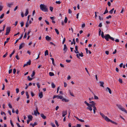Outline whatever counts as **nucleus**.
<instances>
[{
  "label": "nucleus",
  "mask_w": 127,
  "mask_h": 127,
  "mask_svg": "<svg viewBox=\"0 0 127 127\" xmlns=\"http://www.w3.org/2000/svg\"><path fill=\"white\" fill-rule=\"evenodd\" d=\"M27 78L29 81H31L32 80V78H30L29 76L27 77Z\"/></svg>",
  "instance_id": "58836bf2"
},
{
  "label": "nucleus",
  "mask_w": 127,
  "mask_h": 127,
  "mask_svg": "<svg viewBox=\"0 0 127 127\" xmlns=\"http://www.w3.org/2000/svg\"><path fill=\"white\" fill-rule=\"evenodd\" d=\"M101 36L102 37V38H103L104 37V33L103 32H101Z\"/></svg>",
  "instance_id": "a18cd8bd"
},
{
  "label": "nucleus",
  "mask_w": 127,
  "mask_h": 127,
  "mask_svg": "<svg viewBox=\"0 0 127 127\" xmlns=\"http://www.w3.org/2000/svg\"><path fill=\"white\" fill-rule=\"evenodd\" d=\"M65 37H64L63 39V43H62V44H64V42H65Z\"/></svg>",
  "instance_id": "4d7b16f0"
},
{
  "label": "nucleus",
  "mask_w": 127,
  "mask_h": 127,
  "mask_svg": "<svg viewBox=\"0 0 127 127\" xmlns=\"http://www.w3.org/2000/svg\"><path fill=\"white\" fill-rule=\"evenodd\" d=\"M111 18V16L110 15H109V16H107L106 17V18L107 19H109V18Z\"/></svg>",
  "instance_id": "5fc2aeb1"
},
{
  "label": "nucleus",
  "mask_w": 127,
  "mask_h": 127,
  "mask_svg": "<svg viewBox=\"0 0 127 127\" xmlns=\"http://www.w3.org/2000/svg\"><path fill=\"white\" fill-rule=\"evenodd\" d=\"M24 43H21L19 47V50H20L22 49L24 46Z\"/></svg>",
  "instance_id": "9b49d317"
},
{
  "label": "nucleus",
  "mask_w": 127,
  "mask_h": 127,
  "mask_svg": "<svg viewBox=\"0 0 127 127\" xmlns=\"http://www.w3.org/2000/svg\"><path fill=\"white\" fill-rule=\"evenodd\" d=\"M93 108V111H94V114H95V113L96 111H95L97 110L96 108V107Z\"/></svg>",
  "instance_id": "2f4dec72"
},
{
  "label": "nucleus",
  "mask_w": 127,
  "mask_h": 127,
  "mask_svg": "<svg viewBox=\"0 0 127 127\" xmlns=\"http://www.w3.org/2000/svg\"><path fill=\"white\" fill-rule=\"evenodd\" d=\"M29 13L28 9H26V12L25 14V16H26Z\"/></svg>",
  "instance_id": "aec40b11"
},
{
  "label": "nucleus",
  "mask_w": 127,
  "mask_h": 127,
  "mask_svg": "<svg viewBox=\"0 0 127 127\" xmlns=\"http://www.w3.org/2000/svg\"><path fill=\"white\" fill-rule=\"evenodd\" d=\"M7 54H8V53L7 52H6V53L3 56V58L5 57L7 55Z\"/></svg>",
  "instance_id": "c03bdc74"
},
{
  "label": "nucleus",
  "mask_w": 127,
  "mask_h": 127,
  "mask_svg": "<svg viewBox=\"0 0 127 127\" xmlns=\"http://www.w3.org/2000/svg\"><path fill=\"white\" fill-rule=\"evenodd\" d=\"M10 123L11 125L13 127H14V125L13 124L12 121L11 120H10Z\"/></svg>",
  "instance_id": "8fccbe9b"
},
{
  "label": "nucleus",
  "mask_w": 127,
  "mask_h": 127,
  "mask_svg": "<svg viewBox=\"0 0 127 127\" xmlns=\"http://www.w3.org/2000/svg\"><path fill=\"white\" fill-rule=\"evenodd\" d=\"M67 19L66 17H65L64 20V22L65 23H66L67 22Z\"/></svg>",
  "instance_id": "e433bc0d"
},
{
  "label": "nucleus",
  "mask_w": 127,
  "mask_h": 127,
  "mask_svg": "<svg viewBox=\"0 0 127 127\" xmlns=\"http://www.w3.org/2000/svg\"><path fill=\"white\" fill-rule=\"evenodd\" d=\"M119 82L121 83H123L122 80L121 79L119 78Z\"/></svg>",
  "instance_id": "79ce46f5"
},
{
  "label": "nucleus",
  "mask_w": 127,
  "mask_h": 127,
  "mask_svg": "<svg viewBox=\"0 0 127 127\" xmlns=\"http://www.w3.org/2000/svg\"><path fill=\"white\" fill-rule=\"evenodd\" d=\"M53 7L50 6V9L51 11L52 12L53 9Z\"/></svg>",
  "instance_id": "de8ad7c7"
},
{
  "label": "nucleus",
  "mask_w": 127,
  "mask_h": 127,
  "mask_svg": "<svg viewBox=\"0 0 127 127\" xmlns=\"http://www.w3.org/2000/svg\"><path fill=\"white\" fill-rule=\"evenodd\" d=\"M116 105L119 109L123 111L126 114H127V110L125 108L123 107L120 104H117Z\"/></svg>",
  "instance_id": "f03ea898"
},
{
  "label": "nucleus",
  "mask_w": 127,
  "mask_h": 127,
  "mask_svg": "<svg viewBox=\"0 0 127 127\" xmlns=\"http://www.w3.org/2000/svg\"><path fill=\"white\" fill-rule=\"evenodd\" d=\"M16 92L17 93H18L19 91V90L18 88H16Z\"/></svg>",
  "instance_id": "6e6d98bb"
},
{
  "label": "nucleus",
  "mask_w": 127,
  "mask_h": 127,
  "mask_svg": "<svg viewBox=\"0 0 127 127\" xmlns=\"http://www.w3.org/2000/svg\"><path fill=\"white\" fill-rule=\"evenodd\" d=\"M10 39V38H7L6 39V41H5L4 42V46H5V44L8 42V41Z\"/></svg>",
  "instance_id": "6ab92c4d"
},
{
  "label": "nucleus",
  "mask_w": 127,
  "mask_h": 127,
  "mask_svg": "<svg viewBox=\"0 0 127 127\" xmlns=\"http://www.w3.org/2000/svg\"><path fill=\"white\" fill-rule=\"evenodd\" d=\"M64 48L63 49V50L64 51V53H65L66 52L67 50V48L66 45L65 44H64Z\"/></svg>",
  "instance_id": "1a4fd4ad"
},
{
  "label": "nucleus",
  "mask_w": 127,
  "mask_h": 127,
  "mask_svg": "<svg viewBox=\"0 0 127 127\" xmlns=\"http://www.w3.org/2000/svg\"><path fill=\"white\" fill-rule=\"evenodd\" d=\"M99 83H100V86L101 87H104V86L103 85L104 83L103 82H101V81H100L99 82Z\"/></svg>",
  "instance_id": "4be33fe9"
},
{
  "label": "nucleus",
  "mask_w": 127,
  "mask_h": 127,
  "mask_svg": "<svg viewBox=\"0 0 127 127\" xmlns=\"http://www.w3.org/2000/svg\"><path fill=\"white\" fill-rule=\"evenodd\" d=\"M51 124L52 127H56V126L53 123H51Z\"/></svg>",
  "instance_id": "09e8293b"
},
{
  "label": "nucleus",
  "mask_w": 127,
  "mask_h": 127,
  "mask_svg": "<svg viewBox=\"0 0 127 127\" xmlns=\"http://www.w3.org/2000/svg\"><path fill=\"white\" fill-rule=\"evenodd\" d=\"M94 99H98V97L97 96H96L95 95L94 96Z\"/></svg>",
  "instance_id": "3c124183"
},
{
  "label": "nucleus",
  "mask_w": 127,
  "mask_h": 127,
  "mask_svg": "<svg viewBox=\"0 0 127 127\" xmlns=\"http://www.w3.org/2000/svg\"><path fill=\"white\" fill-rule=\"evenodd\" d=\"M75 50L74 51V52L76 53H78L79 52L78 51V46H75Z\"/></svg>",
  "instance_id": "2eb2a0df"
},
{
  "label": "nucleus",
  "mask_w": 127,
  "mask_h": 127,
  "mask_svg": "<svg viewBox=\"0 0 127 127\" xmlns=\"http://www.w3.org/2000/svg\"><path fill=\"white\" fill-rule=\"evenodd\" d=\"M76 56L77 58H80L79 56H80L81 57L83 56V54L81 52V53H79L78 54H76Z\"/></svg>",
  "instance_id": "39448f33"
},
{
  "label": "nucleus",
  "mask_w": 127,
  "mask_h": 127,
  "mask_svg": "<svg viewBox=\"0 0 127 127\" xmlns=\"http://www.w3.org/2000/svg\"><path fill=\"white\" fill-rule=\"evenodd\" d=\"M26 95L27 96V98H29V95L28 94V92H26Z\"/></svg>",
  "instance_id": "c756f323"
},
{
  "label": "nucleus",
  "mask_w": 127,
  "mask_h": 127,
  "mask_svg": "<svg viewBox=\"0 0 127 127\" xmlns=\"http://www.w3.org/2000/svg\"><path fill=\"white\" fill-rule=\"evenodd\" d=\"M69 93H70V95L71 96H74V95H73V94L70 91H69Z\"/></svg>",
  "instance_id": "603ef678"
},
{
  "label": "nucleus",
  "mask_w": 127,
  "mask_h": 127,
  "mask_svg": "<svg viewBox=\"0 0 127 127\" xmlns=\"http://www.w3.org/2000/svg\"><path fill=\"white\" fill-rule=\"evenodd\" d=\"M15 52V51L14 50H13L12 52L10 54V55L9 57H11L14 54Z\"/></svg>",
  "instance_id": "c85d7f7f"
},
{
  "label": "nucleus",
  "mask_w": 127,
  "mask_h": 127,
  "mask_svg": "<svg viewBox=\"0 0 127 127\" xmlns=\"http://www.w3.org/2000/svg\"><path fill=\"white\" fill-rule=\"evenodd\" d=\"M28 118L29 120H30L31 121H32V116L31 115H29L28 116Z\"/></svg>",
  "instance_id": "412c9836"
},
{
  "label": "nucleus",
  "mask_w": 127,
  "mask_h": 127,
  "mask_svg": "<svg viewBox=\"0 0 127 127\" xmlns=\"http://www.w3.org/2000/svg\"><path fill=\"white\" fill-rule=\"evenodd\" d=\"M31 61L30 60H29V61L27 63V64L28 65H30L31 64Z\"/></svg>",
  "instance_id": "cd10ccee"
},
{
  "label": "nucleus",
  "mask_w": 127,
  "mask_h": 127,
  "mask_svg": "<svg viewBox=\"0 0 127 127\" xmlns=\"http://www.w3.org/2000/svg\"><path fill=\"white\" fill-rule=\"evenodd\" d=\"M114 8H113L111 10L109 11V13L111 14H112V13L113 12V11L114 10Z\"/></svg>",
  "instance_id": "f704fd0d"
},
{
  "label": "nucleus",
  "mask_w": 127,
  "mask_h": 127,
  "mask_svg": "<svg viewBox=\"0 0 127 127\" xmlns=\"http://www.w3.org/2000/svg\"><path fill=\"white\" fill-rule=\"evenodd\" d=\"M47 41H49L51 40V38L48 36H46L45 37Z\"/></svg>",
  "instance_id": "ddd939ff"
},
{
  "label": "nucleus",
  "mask_w": 127,
  "mask_h": 127,
  "mask_svg": "<svg viewBox=\"0 0 127 127\" xmlns=\"http://www.w3.org/2000/svg\"><path fill=\"white\" fill-rule=\"evenodd\" d=\"M84 103L86 104L87 106H88V107H92V104H89L88 102H87L86 101H85Z\"/></svg>",
  "instance_id": "423d86ee"
},
{
  "label": "nucleus",
  "mask_w": 127,
  "mask_h": 127,
  "mask_svg": "<svg viewBox=\"0 0 127 127\" xmlns=\"http://www.w3.org/2000/svg\"><path fill=\"white\" fill-rule=\"evenodd\" d=\"M52 87L53 88H54L55 87V86L54 84L53 83H52L51 84Z\"/></svg>",
  "instance_id": "473e14b6"
},
{
  "label": "nucleus",
  "mask_w": 127,
  "mask_h": 127,
  "mask_svg": "<svg viewBox=\"0 0 127 127\" xmlns=\"http://www.w3.org/2000/svg\"><path fill=\"white\" fill-rule=\"evenodd\" d=\"M41 116L44 119H45L46 118V117L43 114H41Z\"/></svg>",
  "instance_id": "5701e85b"
},
{
  "label": "nucleus",
  "mask_w": 127,
  "mask_h": 127,
  "mask_svg": "<svg viewBox=\"0 0 127 127\" xmlns=\"http://www.w3.org/2000/svg\"><path fill=\"white\" fill-rule=\"evenodd\" d=\"M35 72L34 71H33L32 74L31 75V76L32 77H33L35 74Z\"/></svg>",
  "instance_id": "c9c22d12"
},
{
  "label": "nucleus",
  "mask_w": 127,
  "mask_h": 127,
  "mask_svg": "<svg viewBox=\"0 0 127 127\" xmlns=\"http://www.w3.org/2000/svg\"><path fill=\"white\" fill-rule=\"evenodd\" d=\"M8 106L10 108H12V106L11 105L10 103H9Z\"/></svg>",
  "instance_id": "49530a36"
},
{
  "label": "nucleus",
  "mask_w": 127,
  "mask_h": 127,
  "mask_svg": "<svg viewBox=\"0 0 127 127\" xmlns=\"http://www.w3.org/2000/svg\"><path fill=\"white\" fill-rule=\"evenodd\" d=\"M20 24L21 25V27H23L24 25V22H21L20 23Z\"/></svg>",
  "instance_id": "e2e57ef3"
},
{
  "label": "nucleus",
  "mask_w": 127,
  "mask_h": 127,
  "mask_svg": "<svg viewBox=\"0 0 127 127\" xmlns=\"http://www.w3.org/2000/svg\"><path fill=\"white\" fill-rule=\"evenodd\" d=\"M29 26V24L28 23V22L26 23V27H28Z\"/></svg>",
  "instance_id": "680f3d73"
},
{
  "label": "nucleus",
  "mask_w": 127,
  "mask_h": 127,
  "mask_svg": "<svg viewBox=\"0 0 127 127\" xmlns=\"http://www.w3.org/2000/svg\"><path fill=\"white\" fill-rule=\"evenodd\" d=\"M62 101H63L64 102H67L69 101V100H68L64 98H62Z\"/></svg>",
  "instance_id": "f3484780"
},
{
  "label": "nucleus",
  "mask_w": 127,
  "mask_h": 127,
  "mask_svg": "<svg viewBox=\"0 0 127 127\" xmlns=\"http://www.w3.org/2000/svg\"><path fill=\"white\" fill-rule=\"evenodd\" d=\"M111 123H112L113 124H114L115 125H118V124L117 123L115 122H114L113 121H112L111 122Z\"/></svg>",
  "instance_id": "ea45409f"
},
{
  "label": "nucleus",
  "mask_w": 127,
  "mask_h": 127,
  "mask_svg": "<svg viewBox=\"0 0 127 127\" xmlns=\"http://www.w3.org/2000/svg\"><path fill=\"white\" fill-rule=\"evenodd\" d=\"M40 9L43 11L47 12L48 11L46 6L44 4H41L40 5Z\"/></svg>",
  "instance_id": "f257e3e1"
},
{
  "label": "nucleus",
  "mask_w": 127,
  "mask_h": 127,
  "mask_svg": "<svg viewBox=\"0 0 127 127\" xmlns=\"http://www.w3.org/2000/svg\"><path fill=\"white\" fill-rule=\"evenodd\" d=\"M49 74L50 76H52L54 75V73L52 72H49Z\"/></svg>",
  "instance_id": "393cba45"
},
{
  "label": "nucleus",
  "mask_w": 127,
  "mask_h": 127,
  "mask_svg": "<svg viewBox=\"0 0 127 127\" xmlns=\"http://www.w3.org/2000/svg\"><path fill=\"white\" fill-rule=\"evenodd\" d=\"M14 2H12L11 3H8L7 6L9 7H11V6L13 5Z\"/></svg>",
  "instance_id": "6e6552de"
},
{
  "label": "nucleus",
  "mask_w": 127,
  "mask_h": 127,
  "mask_svg": "<svg viewBox=\"0 0 127 127\" xmlns=\"http://www.w3.org/2000/svg\"><path fill=\"white\" fill-rule=\"evenodd\" d=\"M104 38L107 41H109V39H110L112 41L114 40V38L113 37H111L109 34H106L104 36Z\"/></svg>",
  "instance_id": "7ed1b4c3"
},
{
  "label": "nucleus",
  "mask_w": 127,
  "mask_h": 127,
  "mask_svg": "<svg viewBox=\"0 0 127 127\" xmlns=\"http://www.w3.org/2000/svg\"><path fill=\"white\" fill-rule=\"evenodd\" d=\"M104 119L107 122H111V120L108 117L106 116Z\"/></svg>",
  "instance_id": "9d476101"
},
{
  "label": "nucleus",
  "mask_w": 127,
  "mask_h": 127,
  "mask_svg": "<svg viewBox=\"0 0 127 127\" xmlns=\"http://www.w3.org/2000/svg\"><path fill=\"white\" fill-rule=\"evenodd\" d=\"M108 10H107V7H106L105 10V12H104V13L103 14H106V13H108Z\"/></svg>",
  "instance_id": "bb28decb"
},
{
  "label": "nucleus",
  "mask_w": 127,
  "mask_h": 127,
  "mask_svg": "<svg viewBox=\"0 0 127 127\" xmlns=\"http://www.w3.org/2000/svg\"><path fill=\"white\" fill-rule=\"evenodd\" d=\"M37 125V123L35 122L33 124H32V123H30V125L32 126L33 127H34L36 125Z\"/></svg>",
  "instance_id": "a211bd4d"
},
{
  "label": "nucleus",
  "mask_w": 127,
  "mask_h": 127,
  "mask_svg": "<svg viewBox=\"0 0 127 127\" xmlns=\"http://www.w3.org/2000/svg\"><path fill=\"white\" fill-rule=\"evenodd\" d=\"M27 37V33L26 32L24 34V36L23 37L24 38H26Z\"/></svg>",
  "instance_id": "bf43d9fd"
},
{
  "label": "nucleus",
  "mask_w": 127,
  "mask_h": 127,
  "mask_svg": "<svg viewBox=\"0 0 127 127\" xmlns=\"http://www.w3.org/2000/svg\"><path fill=\"white\" fill-rule=\"evenodd\" d=\"M31 32V30H29L28 32H27V33L28 35Z\"/></svg>",
  "instance_id": "0e129e2a"
},
{
  "label": "nucleus",
  "mask_w": 127,
  "mask_h": 127,
  "mask_svg": "<svg viewBox=\"0 0 127 127\" xmlns=\"http://www.w3.org/2000/svg\"><path fill=\"white\" fill-rule=\"evenodd\" d=\"M99 113L100 115L102 116V117L104 119V118H105L106 116H105L104 114H103V113H101L100 112Z\"/></svg>",
  "instance_id": "b1692460"
},
{
  "label": "nucleus",
  "mask_w": 127,
  "mask_h": 127,
  "mask_svg": "<svg viewBox=\"0 0 127 127\" xmlns=\"http://www.w3.org/2000/svg\"><path fill=\"white\" fill-rule=\"evenodd\" d=\"M107 90H108L109 93L110 94H112V91L109 88L107 87L106 89V90L107 91Z\"/></svg>",
  "instance_id": "4468645a"
},
{
  "label": "nucleus",
  "mask_w": 127,
  "mask_h": 127,
  "mask_svg": "<svg viewBox=\"0 0 127 127\" xmlns=\"http://www.w3.org/2000/svg\"><path fill=\"white\" fill-rule=\"evenodd\" d=\"M48 55V50H46L45 51V56H46L47 55Z\"/></svg>",
  "instance_id": "a878e982"
},
{
  "label": "nucleus",
  "mask_w": 127,
  "mask_h": 127,
  "mask_svg": "<svg viewBox=\"0 0 127 127\" xmlns=\"http://www.w3.org/2000/svg\"><path fill=\"white\" fill-rule=\"evenodd\" d=\"M55 30L57 34H59V32L58 30L57 29H55Z\"/></svg>",
  "instance_id": "4c0bfd02"
},
{
  "label": "nucleus",
  "mask_w": 127,
  "mask_h": 127,
  "mask_svg": "<svg viewBox=\"0 0 127 127\" xmlns=\"http://www.w3.org/2000/svg\"><path fill=\"white\" fill-rule=\"evenodd\" d=\"M55 123L56 124V125L57 127H58L59 126V124H58V122H57V121L56 120H55Z\"/></svg>",
  "instance_id": "a19ab883"
},
{
  "label": "nucleus",
  "mask_w": 127,
  "mask_h": 127,
  "mask_svg": "<svg viewBox=\"0 0 127 127\" xmlns=\"http://www.w3.org/2000/svg\"><path fill=\"white\" fill-rule=\"evenodd\" d=\"M10 30V27H7L6 28V32L9 33Z\"/></svg>",
  "instance_id": "dca6fc26"
},
{
  "label": "nucleus",
  "mask_w": 127,
  "mask_h": 127,
  "mask_svg": "<svg viewBox=\"0 0 127 127\" xmlns=\"http://www.w3.org/2000/svg\"><path fill=\"white\" fill-rule=\"evenodd\" d=\"M64 87H66L67 86V84L65 82H64Z\"/></svg>",
  "instance_id": "13d9d810"
},
{
  "label": "nucleus",
  "mask_w": 127,
  "mask_h": 127,
  "mask_svg": "<svg viewBox=\"0 0 127 127\" xmlns=\"http://www.w3.org/2000/svg\"><path fill=\"white\" fill-rule=\"evenodd\" d=\"M67 110H66L65 111H63L62 112V116L63 117H64V116L66 115L67 114Z\"/></svg>",
  "instance_id": "0eeeda50"
},
{
  "label": "nucleus",
  "mask_w": 127,
  "mask_h": 127,
  "mask_svg": "<svg viewBox=\"0 0 127 127\" xmlns=\"http://www.w3.org/2000/svg\"><path fill=\"white\" fill-rule=\"evenodd\" d=\"M68 13L69 14H71L72 13V11L70 9H69L68 10Z\"/></svg>",
  "instance_id": "774afa93"
},
{
  "label": "nucleus",
  "mask_w": 127,
  "mask_h": 127,
  "mask_svg": "<svg viewBox=\"0 0 127 127\" xmlns=\"http://www.w3.org/2000/svg\"><path fill=\"white\" fill-rule=\"evenodd\" d=\"M98 17H99V19L100 20H103V18H101V17L100 16H99Z\"/></svg>",
  "instance_id": "338daca9"
},
{
  "label": "nucleus",
  "mask_w": 127,
  "mask_h": 127,
  "mask_svg": "<svg viewBox=\"0 0 127 127\" xmlns=\"http://www.w3.org/2000/svg\"><path fill=\"white\" fill-rule=\"evenodd\" d=\"M39 96L40 98H42L43 96V93L42 92H41L40 93H39Z\"/></svg>",
  "instance_id": "f8f14e48"
},
{
  "label": "nucleus",
  "mask_w": 127,
  "mask_h": 127,
  "mask_svg": "<svg viewBox=\"0 0 127 127\" xmlns=\"http://www.w3.org/2000/svg\"><path fill=\"white\" fill-rule=\"evenodd\" d=\"M31 94L32 96V97L33 96H34V94L32 92H31Z\"/></svg>",
  "instance_id": "052dcab7"
},
{
  "label": "nucleus",
  "mask_w": 127,
  "mask_h": 127,
  "mask_svg": "<svg viewBox=\"0 0 127 127\" xmlns=\"http://www.w3.org/2000/svg\"><path fill=\"white\" fill-rule=\"evenodd\" d=\"M87 109H89L91 111H92V107H87L86 108Z\"/></svg>",
  "instance_id": "72a5a7b5"
},
{
  "label": "nucleus",
  "mask_w": 127,
  "mask_h": 127,
  "mask_svg": "<svg viewBox=\"0 0 127 127\" xmlns=\"http://www.w3.org/2000/svg\"><path fill=\"white\" fill-rule=\"evenodd\" d=\"M36 85L38 87V88H39L40 87V86L39 83H37L36 84Z\"/></svg>",
  "instance_id": "37998d69"
},
{
  "label": "nucleus",
  "mask_w": 127,
  "mask_h": 127,
  "mask_svg": "<svg viewBox=\"0 0 127 127\" xmlns=\"http://www.w3.org/2000/svg\"><path fill=\"white\" fill-rule=\"evenodd\" d=\"M56 97H57L58 99L60 98L61 99H62L63 98V97L62 96L55 95L54 96L53 98L54 99Z\"/></svg>",
  "instance_id": "20e7f679"
},
{
  "label": "nucleus",
  "mask_w": 127,
  "mask_h": 127,
  "mask_svg": "<svg viewBox=\"0 0 127 127\" xmlns=\"http://www.w3.org/2000/svg\"><path fill=\"white\" fill-rule=\"evenodd\" d=\"M4 13H3L1 15V16H0V18H2L4 16Z\"/></svg>",
  "instance_id": "69168bd1"
},
{
  "label": "nucleus",
  "mask_w": 127,
  "mask_h": 127,
  "mask_svg": "<svg viewBox=\"0 0 127 127\" xmlns=\"http://www.w3.org/2000/svg\"><path fill=\"white\" fill-rule=\"evenodd\" d=\"M81 125L80 124H77L76 125V127H81Z\"/></svg>",
  "instance_id": "864d4df0"
},
{
  "label": "nucleus",
  "mask_w": 127,
  "mask_h": 127,
  "mask_svg": "<svg viewBox=\"0 0 127 127\" xmlns=\"http://www.w3.org/2000/svg\"><path fill=\"white\" fill-rule=\"evenodd\" d=\"M96 104V103H95V102H94V103H92V107L93 108H94V107H96L95 106V105Z\"/></svg>",
  "instance_id": "7c9ffc66"
}]
</instances>
